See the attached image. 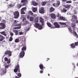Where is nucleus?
<instances>
[{
    "instance_id": "39448f33",
    "label": "nucleus",
    "mask_w": 78,
    "mask_h": 78,
    "mask_svg": "<svg viewBox=\"0 0 78 78\" xmlns=\"http://www.w3.org/2000/svg\"><path fill=\"white\" fill-rule=\"evenodd\" d=\"M5 24L4 23H0V29L2 30L5 28Z\"/></svg>"
},
{
    "instance_id": "052dcab7",
    "label": "nucleus",
    "mask_w": 78,
    "mask_h": 78,
    "mask_svg": "<svg viewBox=\"0 0 78 78\" xmlns=\"http://www.w3.org/2000/svg\"><path fill=\"white\" fill-rule=\"evenodd\" d=\"M25 17V16H24V15H22V16H21L22 18H23V17Z\"/></svg>"
},
{
    "instance_id": "58836bf2",
    "label": "nucleus",
    "mask_w": 78,
    "mask_h": 78,
    "mask_svg": "<svg viewBox=\"0 0 78 78\" xmlns=\"http://www.w3.org/2000/svg\"><path fill=\"white\" fill-rule=\"evenodd\" d=\"M34 20V18L32 16H30V21H32Z\"/></svg>"
},
{
    "instance_id": "0eeeda50",
    "label": "nucleus",
    "mask_w": 78,
    "mask_h": 78,
    "mask_svg": "<svg viewBox=\"0 0 78 78\" xmlns=\"http://www.w3.org/2000/svg\"><path fill=\"white\" fill-rule=\"evenodd\" d=\"M27 10L26 7H23L22 9L21 10V14H25V12H24Z\"/></svg>"
},
{
    "instance_id": "e433bc0d",
    "label": "nucleus",
    "mask_w": 78,
    "mask_h": 78,
    "mask_svg": "<svg viewBox=\"0 0 78 78\" xmlns=\"http://www.w3.org/2000/svg\"><path fill=\"white\" fill-rule=\"evenodd\" d=\"M2 72L4 74H5L6 73V69H4L2 71Z\"/></svg>"
},
{
    "instance_id": "680f3d73",
    "label": "nucleus",
    "mask_w": 78,
    "mask_h": 78,
    "mask_svg": "<svg viewBox=\"0 0 78 78\" xmlns=\"http://www.w3.org/2000/svg\"><path fill=\"white\" fill-rule=\"evenodd\" d=\"M2 21L3 22H5L6 21L5 20H3Z\"/></svg>"
},
{
    "instance_id": "49530a36",
    "label": "nucleus",
    "mask_w": 78,
    "mask_h": 78,
    "mask_svg": "<svg viewBox=\"0 0 78 78\" xmlns=\"http://www.w3.org/2000/svg\"><path fill=\"white\" fill-rule=\"evenodd\" d=\"M9 65L5 66V69H8L9 68Z\"/></svg>"
},
{
    "instance_id": "69168bd1",
    "label": "nucleus",
    "mask_w": 78,
    "mask_h": 78,
    "mask_svg": "<svg viewBox=\"0 0 78 78\" xmlns=\"http://www.w3.org/2000/svg\"><path fill=\"white\" fill-rule=\"evenodd\" d=\"M75 14H76V12H74Z\"/></svg>"
},
{
    "instance_id": "ddd939ff",
    "label": "nucleus",
    "mask_w": 78,
    "mask_h": 78,
    "mask_svg": "<svg viewBox=\"0 0 78 78\" xmlns=\"http://www.w3.org/2000/svg\"><path fill=\"white\" fill-rule=\"evenodd\" d=\"M55 10V9L52 6L49 9V12L51 13L52 12H53Z\"/></svg>"
},
{
    "instance_id": "20e7f679",
    "label": "nucleus",
    "mask_w": 78,
    "mask_h": 78,
    "mask_svg": "<svg viewBox=\"0 0 78 78\" xmlns=\"http://www.w3.org/2000/svg\"><path fill=\"white\" fill-rule=\"evenodd\" d=\"M4 55H8L9 56H11L12 55V52L10 51L7 50L5 51Z\"/></svg>"
},
{
    "instance_id": "c9c22d12",
    "label": "nucleus",
    "mask_w": 78,
    "mask_h": 78,
    "mask_svg": "<svg viewBox=\"0 0 78 78\" xmlns=\"http://www.w3.org/2000/svg\"><path fill=\"white\" fill-rule=\"evenodd\" d=\"M47 24L48 25V27H51V24H50V23L49 22H47Z\"/></svg>"
},
{
    "instance_id": "7ed1b4c3",
    "label": "nucleus",
    "mask_w": 78,
    "mask_h": 78,
    "mask_svg": "<svg viewBox=\"0 0 78 78\" xmlns=\"http://www.w3.org/2000/svg\"><path fill=\"white\" fill-rule=\"evenodd\" d=\"M24 56L25 51H22L20 53L19 57L20 58H23Z\"/></svg>"
},
{
    "instance_id": "5701e85b",
    "label": "nucleus",
    "mask_w": 78,
    "mask_h": 78,
    "mask_svg": "<svg viewBox=\"0 0 78 78\" xmlns=\"http://www.w3.org/2000/svg\"><path fill=\"white\" fill-rule=\"evenodd\" d=\"M15 5L13 4H10L8 5V8H13Z\"/></svg>"
},
{
    "instance_id": "b1692460",
    "label": "nucleus",
    "mask_w": 78,
    "mask_h": 78,
    "mask_svg": "<svg viewBox=\"0 0 78 78\" xmlns=\"http://www.w3.org/2000/svg\"><path fill=\"white\" fill-rule=\"evenodd\" d=\"M32 3L34 6H37L38 5V3L36 2L35 1H33Z\"/></svg>"
},
{
    "instance_id": "6ab92c4d",
    "label": "nucleus",
    "mask_w": 78,
    "mask_h": 78,
    "mask_svg": "<svg viewBox=\"0 0 78 78\" xmlns=\"http://www.w3.org/2000/svg\"><path fill=\"white\" fill-rule=\"evenodd\" d=\"M0 42H1V41H3V39H5V37L1 35L0 34Z\"/></svg>"
},
{
    "instance_id": "c756f323",
    "label": "nucleus",
    "mask_w": 78,
    "mask_h": 78,
    "mask_svg": "<svg viewBox=\"0 0 78 78\" xmlns=\"http://www.w3.org/2000/svg\"><path fill=\"white\" fill-rule=\"evenodd\" d=\"M19 38H16L15 40V42L16 43H18V42H20V40H19Z\"/></svg>"
},
{
    "instance_id": "473e14b6",
    "label": "nucleus",
    "mask_w": 78,
    "mask_h": 78,
    "mask_svg": "<svg viewBox=\"0 0 78 78\" xmlns=\"http://www.w3.org/2000/svg\"><path fill=\"white\" fill-rule=\"evenodd\" d=\"M39 25H40L38 23H36L35 24V27H36V28H39Z\"/></svg>"
},
{
    "instance_id": "5fc2aeb1",
    "label": "nucleus",
    "mask_w": 78,
    "mask_h": 78,
    "mask_svg": "<svg viewBox=\"0 0 78 78\" xmlns=\"http://www.w3.org/2000/svg\"><path fill=\"white\" fill-rule=\"evenodd\" d=\"M78 2L74 3V5H75L76 6H77V5H78Z\"/></svg>"
},
{
    "instance_id": "6e6d98bb",
    "label": "nucleus",
    "mask_w": 78,
    "mask_h": 78,
    "mask_svg": "<svg viewBox=\"0 0 78 78\" xmlns=\"http://www.w3.org/2000/svg\"><path fill=\"white\" fill-rule=\"evenodd\" d=\"M40 73H43V70H41L40 71Z\"/></svg>"
},
{
    "instance_id": "864d4df0",
    "label": "nucleus",
    "mask_w": 78,
    "mask_h": 78,
    "mask_svg": "<svg viewBox=\"0 0 78 78\" xmlns=\"http://www.w3.org/2000/svg\"><path fill=\"white\" fill-rule=\"evenodd\" d=\"M19 34L20 35H22L23 34V32H20L19 33Z\"/></svg>"
},
{
    "instance_id": "c85d7f7f",
    "label": "nucleus",
    "mask_w": 78,
    "mask_h": 78,
    "mask_svg": "<svg viewBox=\"0 0 78 78\" xmlns=\"http://www.w3.org/2000/svg\"><path fill=\"white\" fill-rule=\"evenodd\" d=\"M0 33L1 34H3V35L5 36H6V34H5V31L1 32H0Z\"/></svg>"
},
{
    "instance_id": "a18cd8bd",
    "label": "nucleus",
    "mask_w": 78,
    "mask_h": 78,
    "mask_svg": "<svg viewBox=\"0 0 78 78\" xmlns=\"http://www.w3.org/2000/svg\"><path fill=\"white\" fill-rule=\"evenodd\" d=\"M72 1H68L66 2V3H71Z\"/></svg>"
},
{
    "instance_id": "8fccbe9b",
    "label": "nucleus",
    "mask_w": 78,
    "mask_h": 78,
    "mask_svg": "<svg viewBox=\"0 0 78 78\" xmlns=\"http://www.w3.org/2000/svg\"><path fill=\"white\" fill-rule=\"evenodd\" d=\"M56 17H60V16H61V15H59V13H58L57 14H56Z\"/></svg>"
},
{
    "instance_id": "a19ab883",
    "label": "nucleus",
    "mask_w": 78,
    "mask_h": 78,
    "mask_svg": "<svg viewBox=\"0 0 78 78\" xmlns=\"http://www.w3.org/2000/svg\"><path fill=\"white\" fill-rule=\"evenodd\" d=\"M67 11V10L65 8H63L62 10V11L63 12H65Z\"/></svg>"
},
{
    "instance_id": "dca6fc26",
    "label": "nucleus",
    "mask_w": 78,
    "mask_h": 78,
    "mask_svg": "<svg viewBox=\"0 0 78 78\" xmlns=\"http://www.w3.org/2000/svg\"><path fill=\"white\" fill-rule=\"evenodd\" d=\"M64 7L65 8H67V9H69L70 8V6H71V5L69 4H67L64 5Z\"/></svg>"
},
{
    "instance_id": "7c9ffc66",
    "label": "nucleus",
    "mask_w": 78,
    "mask_h": 78,
    "mask_svg": "<svg viewBox=\"0 0 78 78\" xmlns=\"http://www.w3.org/2000/svg\"><path fill=\"white\" fill-rule=\"evenodd\" d=\"M28 14L29 16H33V13L31 11H30L28 12Z\"/></svg>"
},
{
    "instance_id": "4d7b16f0",
    "label": "nucleus",
    "mask_w": 78,
    "mask_h": 78,
    "mask_svg": "<svg viewBox=\"0 0 78 78\" xmlns=\"http://www.w3.org/2000/svg\"><path fill=\"white\" fill-rule=\"evenodd\" d=\"M27 19H30V16L29 15H27Z\"/></svg>"
},
{
    "instance_id": "f704fd0d",
    "label": "nucleus",
    "mask_w": 78,
    "mask_h": 78,
    "mask_svg": "<svg viewBox=\"0 0 78 78\" xmlns=\"http://www.w3.org/2000/svg\"><path fill=\"white\" fill-rule=\"evenodd\" d=\"M47 3V2H43L41 3V5L42 6H45Z\"/></svg>"
},
{
    "instance_id": "338daca9",
    "label": "nucleus",
    "mask_w": 78,
    "mask_h": 78,
    "mask_svg": "<svg viewBox=\"0 0 78 78\" xmlns=\"http://www.w3.org/2000/svg\"><path fill=\"white\" fill-rule=\"evenodd\" d=\"M76 23H78V20H76Z\"/></svg>"
},
{
    "instance_id": "de8ad7c7",
    "label": "nucleus",
    "mask_w": 78,
    "mask_h": 78,
    "mask_svg": "<svg viewBox=\"0 0 78 78\" xmlns=\"http://www.w3.org/2000/svg\"><path fill=\"white\" fill-rule=\"evenodd\" d=\"M74 34L75 35V36H76V37H77V38H78V34H76V32H74Z\"/></svg>"
},
{
    "instance_id": "3c124183",
    "label": "nucleus",
    "mask_w": 78,
    "mask_h": 78,
    "mask_svg": "<svg viewBox=\"0 0 78 78\" xmlns=\"http://www.w3.org/2000/svg\"><path fill=\"white\" fill-rule=\"evenodd\" d=\"M10 34L11 37H12V36H13L14 35V34H13V33H12V32H10Z\"/></svg>"
},
{
    "instance_id": "a878e982",
    "label": "nucleus",
    "mask_w": 78,
    "mask_h": 78,
    "mask_svg": "<svg viewBox=\"0 0 78 78\" xmlns=\"http://www.w3.org/2000/svg\"><path fill=\"white\" fill-rule=\"evenodd\" d=\"M13 33H15V35H16L19 34L18 33V30H13Z\"/></svg>"
},
{
    "instance_id": "2f4dec72",
    "label": "nucleus",
    "mask_w": 78,
    "mask_h": 78,
    "mask_svg": "<svg viewBox=\"0 0 78 78\" xmlns=\"http://www.w3.org/2000/svg\"><path fill=\"white\" fill-rule=\"evenodd\" d=\"M21 28V26H19L18 27H14L13 29H15V30H17L20 29Z\"/></svg>"
},
{
    "instance_id": "72a5a7b5",
    "label": "nucleus",
    "mask_w": 78,
    "mask_h": 78,
    "mask_svg": "<svg viewBox=\"0 0 78 78\" xmlns=\"http://www.w3.org/2000/svg\"><path fill=\"white\" fill-rule=\"evenodd\" d=\"M22 6V5H20V4H18L16 6V8L17 9H20V8H21V7Z\"/></svg>"
},
{
    "instance_id": "f3484780",
    "label": "nucleus",
    "mask_w": 78,
    "mask_h": 78,
    "mask_svg": "<svg viewBox=\"0 0 78 78\" xmlns=\"http://www.w3.org/2000/svg\"><path fill=\"white\" fill-rule=\"evenodd\" d=\"M50 16L51 17L52 19H55V18H56V15L54 13H51V14Z\"/></svg>"
},
{
    "instance_id": "09e8293b",
    "label": "nucleus",
    "mask_w": 78,
    "mask_h": 78,
    "mask_svg": "<svg viewBox=\"0 0 78 78\" xmlns=\"http://www.w3.org/2000/svg\"><path fill=\"white\" fill-rule=\"evenodd\" d=\"M74 45L75 46H78V42H77L74 43Z\"/></svg>"
},
{
    "instance_id": "a211bd4d",
    "label": "nucleus",
    "mask_w": 78,
    "mask_h": 78,
    "mask_svg": "<svg viewBox=\"0 0 78 78\" xmlns=\"http://www.w3.org/2000/svg\"><path fill=\"white\" fill-rule=\"evenodd\" d=\"M59 20H63V21L66 20V18L62 16H60L59 18Z\"/></svg>"
},
{
    "instance_id": "412c9836",
    "label": "nucleus",
    "mask_w": 78,
    "mask_h": 78,
    "mask_svg": "<svg viewBox=\"0 0 78 78\" xmlns=\"http://www.w3.org/2000/svg\"><path fill=\"white\" fill-rule=\"evenodd\" d=\"M24 25H28V24H29V21H27V20H25L23 22Z\"/></svg>"
},
{
    "instance_id": "4468645a",
    "label": "nucleus",
    "mask_w": 78,
    "mask_h": 78,
    "mask_svg": "<svg viewBox=\"0 0 78 78\" xmlns=\"http://www.w3.org/2000/svg\"><path fill=\"white\" fill-rule=\"evenodd\" d=\"M54 25L55 27V28H59V25L58 24V23L57 22L54 23Z\"/></svg>"
},
{
    "instance_id": "423d86ee",
    "label": "nucleus",
    "mask_w": 78,
    "mask_h": 78,
    "mask_svg": "<svg viewBox=\"0 0 78 78\" xmlns=\"http://www.w3.org/2000/svg\"><path fill=\"white\" fill-rule=\"evenodd\" d=\"M4 61L7 62L6 63L7 64H9L10 63V62H11V59H10V58H9L8 59V58L6 57L4 58Z\"/></svg>"
},
{
    "instance_id": "603ef678",
    "label": "nucleus",
    "mask_w": 78,
    "mask_h": 78,
    "mask_svg": "<svg viewBox=\"0 0 78 78\" xmlns=\"http://www.w3.org/2000/svg\"><path fill=\"white\" fill-rule=\"evenodd\" d=\"M26 20V18L25 17H24L23 19V22H24V21H25V20Z\"/></svg>"
},
{
    "instance_id": "393cba45",
    "label": "nucleus",
    "mask_w": 78,
    "mask_h": 78,
    "mask_svg": "<svg viewBox=\"0 0 78 78\" xmlns=\"http://www.w3.org/2000/svg\"><path fill=\"white\" fill-rule=\"evenodd\" d=\"M39 67L41 70H44V65L42 64L40 65Z\"/></svg>"
},
{
    "instance_id": "f03ea898",
    "label": "nucleus",
    "mask_w": 78,
    "mask_h": 78,
    "mask_svg": "<svg viewBox=\"0 0 78 78\" xmlns=\"http://www.w3.org/2000/svg\"><path fill=\"white\" fill-rule=\"evenodd\" d=\"M19 12L18 11H15L14 13V19H18L19 17Z\"/></svg>"
},
{
    "instance_id": "13d9d810",
    "label": "nucleus",
    "mask_w": 78,
    "mask_h": 78,
    "mask_svg": "<svg viewBox=\"0 0 78 78\" xmlns=\"http://www.w3.org/2000/svg\"><path fill=\"white\" fill-rule=\"evenodd\" d=\"M67 0H62V2H66Z\"/></svg>"
},
{
    "instance_id": "ea45409f",
    "label": "nucleus",
    "mask_w": 78,
    "mask_h": 78,
    "mask_svg": "<svg viewBox=\"0 0 78 78\" xmlns=\"http://www.w3.org/2000/svg\"><path fill=\"white\" fill-rule=\"evenodd\" d=\"M68 29L69 30V31H70V32L71 33L72 31V28H71V27H69L68 28Z\"/></svg>"
},
{
    "instance_id": "9d476101",
    "label": "nucleus",
    "mask_w": 78,
    "mask_h": 78,
    "mask_svg": "<svg viewBox=\"0 0 78 78\" xmlns=\"http://www.w3.org/2000/svg\"><path fill=\"white\" fill-rule=\"evenodd\" d=\"M39 12L41 14H44L45 12V10H44V7H41L39 9Z\"/></svg>"
},
{
    "instance_id": "c03bdc74",
    "label": "nucleus",
    "mask_w": 78,
    "mask_h": 78,
    "mask_svg": "<svg viewBox=\"0 0 78 78\" xmlns=\"http://www.w3.org/2000/svg\"><path fill=\"white\" fill-rule=\"evenodd\" d=\"M38 28H39V30H41L42 29V25H39V27Z\"/></svg>"
},
{
    "instance_id": "bf43d9fd",
    "label": "nucleus",
    "mask_w": 78,
    "mask_h": 78,
    "mask_svg": "<svg viewBox=\"0 0 78 78\" xmlns=\"http://www.w3.org/2000/svg\"><path fill=\"white\" fill-rule=\"evenodd\" d=\"M29 30H30V28H28L26 30L27 31H29Z\"/></svg>"
},
{
    "instance_id": "0e129e2a",
    "label": "nucleus",
    "mask_w": 78,
    "mask_h": 78,
    "mask_svg": "<svg viewBox=\"0 0 78 78\" xmlns=\"http://www.w3.org/2000/svg\"><path fill=\"white\" fill-rule=\"evenodd\" d=\"M47 60H46V61H48V60H49V59H50V58H47Z\"/></svg>"
},
{
    "instance_id": "1a4fd4ad",
    "label": "nucleus",
    "mask_w": 78,
    "mask_h": 78,
    "mask_svg": "<svg viewBox=\"0 0 78 78\" xmlns=\"http://www.w3.org/2000/svg\"><path fill=\"white\" fill-rule=\"evenodd\" d=\"M18 21H17L16 20H14L13 23V25L14 27H17L18 26H20L21 24H18L17 22Z\"/></svg>"
},
{
    "instance_id": "37998d69",
    "label": "nucleus",
    "mask_w": 78,
    "mask_h": 78,
    "mask_svg": "<svg viewBox=\"0 0 78 78\" xmlns=\"http://www.w3.org/2000/svg\"><path fill=\"white\" fill-rule=\"evenodd\" d=\"M13 40V39L12 38V37H10V38L9 39V41H10V42H11V41H12Z\"/></svg>"
},
{
    "instance_id": "e2e57ef3",
    "label": "nucleus",
    "mask_w": 78,
    "mask_h": 78,
    "mask_svg": "<svg viewBox=\"0 0 78 78\" xmlns=\"http://www.w3.org/2000/svg\"><path fill=\"white\" fill-rule=\"evenodd\" d=\"M15 78H19V77H18L17 76H15Z\"/></svg>"
},
{
    "instance_id": "bb28decb",
    "label": "nucleus",
    "mask_w": 78,
    "mask_h": 78,
    "mask_svg": "<svg viewBox=\"0 0 78 78\" xmlns=\"http://www.w3.org/2000/svg\"><path fill=\"white\" fill-rule=\"evenodd\" d=\"M37 9L36 7L32 9V11L33 12H36V11H37Z\"/></svg>"
},
{
    "instance_id": "f8f14e48",
    "label": "nucleus",
    "mask_w": 78,
    "mask_h": 78,
    "mask_svg": "<svg viewBox=\"0 0 78 78\" xmlns=\"http://www.w3.org/2000/svg\"><path fill=\"white\" fill-rule=\"evenodd\" d=\"M21 3H24L23 4V6H25L27 5V3H28V0H22L21 1Z\"/></svg>"
},
{
    "instance_id": "aec40b11",
    "label": "nucleus",
    "mask_w": 78,
    "mask_h": 78,
    "mask_svg": "<svg viewBox=\"0 0 78 78\" xmlns=\"http://www.w3.org/2000/svg\"><path fill=\"white\" fill-rule=\"evenodd\" d=\"M26 50H27V46L25 45H23L21 49V50H22V51H26Z\"/></svg>"
},
{
    "instance_id": "4c0bfd02",
    "label": "nucleus",
    "mask_w": 78,
    "mask_h": 78,
    "mask_svg": "<svg viewBox=\"0 0 78 78\" xmlns=\"http://www.w3.org/2000/svg\"><path fill=\"white\" fill-rule=\"evenodd\" d=\"M75 26H76V24L75 23H73L72 24L71 26L72 28H75Z\"/></svg>"
},
{
    "instance_id": "9b49d317",
    "label": "nucleus",
    "mask_w": 78,
    "mask_h": 78,
    "mask_svg": "<svg viewBox=\"0 0 78 78\" xmlns=\"http://www.w3.org/2000/svg\"><path fill=\"white\" fill-rule=\"evenodd\" d=\"M40 22L42 23V26L44 25V19L42 17H40L39 19Z\"/></svg>"
},
{
    "instance_id": "79ce46f5",
    "label": "nucleus",
    "mask_w": 78,
    "mask_h": 78,
    "mask_svg": "<svg viewBox=\"0 0 78 78\" xmlns=\"http://www.w3.org/2000/svg\"><path fill=\"white\" fill-rule=\"evenodd\" d=\"M17 76H19V77H21L22 76V75L21 74V73H16Z\"/></svg>"
},
{
    "instance_id": "f257e3e1",
    "label": "nucleus",
    "mask_w": 78,
    "mask_h": 78,
    "mask_svg": "<svg viewBox=\"0 0 78 78\" xmlns=\"http://www.w3.org/2000/svg\"><path fill=\"white\" fill-rule=\"evenodd\" d=\"M19 71V73H20V66L19 65L17 64L15 67V69H14V72L15 73H17Z\"/></svg>"
},
{
    "instance_id": "774afa93",
    "label": "nucleus",
    "mask_w": 78,
    "mask_h": 78,
    "mask_svg": "<svg viewBox=\"0 0 78 78\" xmlns=\"http://www.w3.org/2000/svg\"><path fill=\"white\" fill-rule=\"evenodd\" d=\"M75 16V19H76V18H77L76 16Z\"/></svg>"
},
{
    "instance_id": "cd10ccee",
    "label": "nucleus",
    "mask_w": 78,
    "mask_h": 78,
    "mask_svg": "<svg viewBox=\"0 0 78 78\" xmlns=\"http://www.w3.org/2000/svg\"><path fill=\"white\" fill-rule=\"evenodd\" d=\"M35 22H39V17H37L35 18Z\"/></svg>"
},
{
    "instance_id": "4be33fe9",
    "label": "nucleus",
    "mask_w": 78,
    "mask_h": 78,
    "mask_svg": "<svg viewBox=\"0 0 78 78\" xmlns=\"http://www.w3.org/2000/svg\"><path fill=\"white\" fill-rule=\"evenodd\" d=\"M70 46H71V48H72L74 49L76 47L75 46V45L74 44V43L72 44H70Z\"/></svg>"
},
{
    "instance_id": "6e6552de",
    "label": "nucleus",
    "mask_w": 78,
    "mask_h": 78,
    "mask_svg": "<svg viewBox=\"0 0 78 78\" xmlns=\"http://www.w3.org/2000/svg\"><path fill=\"white\" fill-rule=\"evenodd\" d=\"M60 5V2L57 1V3H54L53 4V6L54 7H58V6Z\"/></svg>"
},
{
    "instance_id": "2eb2a0df",
    "label": "nucleus",
    "mask_w": 78,
    "mask_h": 78,
    "mask_svg": "<svg viewBox=\"0 0 78 78\" xmlns=\"http://www.w3.org/2000/svg\"><path fill=\"white\" fill-rule=\"evenodd\" d=\"M59 24L62 25V27L63 28H65V27H66V23H65L63 22H59Z\"/></svg>"
}]
</instances>
